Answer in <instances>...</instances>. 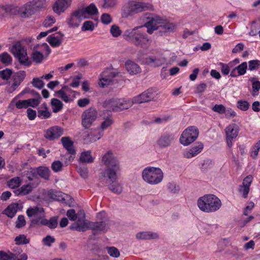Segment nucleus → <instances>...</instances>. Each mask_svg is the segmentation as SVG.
Returning <instances> with one entry per match:
<instances>
[{"label": "nucleus", "instance_id": "obj_1", "mask_svg": "<svg viewBox=\"0 0 260 260\" xmlns=\"http://www.w3.org/2000/svg\"><path fill=\"white\" fill-rule=\"evenodd\" d=\"M101 162L107 167L101 173V176L108 177L110 181L115 180L121 169L120 161L112 150H109L102 155Z\"/></svg>", "mask_w": 260, "mask_h": 260}, {"label": "nucleus", "instance_id": "obj_2", "mask_svg": "<svg viewBox=\"0 0 260 260\" xmlns=\"http://www.w3.org/2000/svg\"><path fill=\"white\" fill-rule=\"evenodd\" d=\"M142 27L139 26L127 29L124 32L123 37L124 39L133 43L137 47L147 50L152 41L145 31L142 30Z\"/></svg>", "mask_w": 260, "mask_h": 260}, {"label": "nucleus", "instance_id": "obj_3", "mask_svg": "<svg viewBox=\"0 0 260 260\" xmlns=\"http://www.w3.org/2000/svg\"><path fill=\"white\" fill-rule=\"evenodd\" d=\"M197 205L199 208L206 213L214 212L221 207L220 200L212 194H205L198 200Z\"/></svg>", "mask_w": 260, "mask_h": 260}, {"label": "nucleus", "instance_id": "obj_4", "mask_svg": "<svg viewBox=\"0 0 260 260\" xmlns=\"http://www.w3.org/2000/svg\"><path fill=\"white\" fill-rule=\"evenodd\" d=\"M143 180L147 183L155 185L159 184L163 180L164 173L158 167H147L142 172Z\"/></svg>", "mask_w": 260, "mask_h": 260}, {"label": "nucleus", "instance_id": "obj_5", "mask_svg": "<svg viewBox=\"0 0 260 260\" xmlns=\"http://www.w3.org/2000/svg\"><path fill=\"white\" fill-rule=\"evenodd\" d=\"M103 107L110 112H119L128 109L132 106L131 99L111 98L105 100Z\"/></svg>", "mask_w": 260, "mask_h": 260}, {"label": "nucleus", "instance_id": "obj_6", "mask_svg": "<svg viewBox=\"0 0 260 260\" xmlns=\"http://www.w3.org/2000/svg\"><path fill=\"white\" fill-rule=\"evenodd\" d=\"M51 52L49 46L46 43L38 44L34 46L31 53L32 60L37 63H40L43 60L45 56L48 55Z\"/></svg>", "mask_w": 260, "mask_h": 260}, {"label": "nucleus", "instance_id": "obj_7", "mask_svg": "<svg viewBox=\"0 0 260 260\" xmlns=\"http://www.w3.org/2000/svg\"><path fill=\"white\" fill-rule=\"evenodd\" d=\"M139 60L142 63L149 65L153 67H157L162 66L166 63L167 58L161 53H157L154 55L144 57L141 55L138 56Z\"/></svg>", "mask_w": 260, "mask_h": 260}, {"label": "nucleus", "instance_id": "obj_8", "mask_svg": "<svg viewBox=\"0 0 260 260\" xmlns=\"http://www.w3.org/2000/svg\"><path fill=\"white\" fill-rule=\"evenodd\" d=\"M199 131L194 126H190L185 129L182 133L180 142L184 146H188L193 142L198 137Z\"/></svg>", "mask_w": 260, "mask_h": 260}, {"label": "nucleus", "instance_id": "obj_9", "mask_svg": "<svg viewBox=\"0 0 260 260\" xmlns=\"http://www.w3.org/2000/svg\"><path fill=\"white\" fill-rule=\"evenodd\" d=\"M11 52L21 63L29 65L30 62L25 47L19 42L15 43L11 48Z\"/></svg>", "mask_w": 260, "mask_h": 260}, {"label": "nucleus", "instance_id": "obj_10", "mask_svg": "<svg viewBox=\"0 0 260 260\" xmlns=\"http://www.w3.org/2000/svg\"><path fill=\"white\" fill-rule=\"evenodd\" d=\"M40 0H34L26 3L25 5L18 8V13L21 17H28L33 14L37 10V8L41 7Z\"/></svg>", "mask_w": 260, "mask_h": 260}, {"label": "nucleus", "instance_id": "obj_11", "mask_svg": "<svg viewBox=\"0 0 260 260\" xmlns=\"http://www.w3.org/2000/svg\"><path fill=\"white\" fill-rule=\"evenodd\" d=\"M98 117V112L94 108L90 107L85 110L81 115L82 125L85 128H88L93 124Z\"/></svg>", "mask_w": 260, "mask_h": 260}, {"label": "nucleus", "instance_id": "obj_12", "mask_svg": "<svg viewBox=\"0 0 260 260\" xmlns=\"http://www.w3.org/2000/svg\"><path fill=\"white\" fill-rule=\"evenodd\" d=\"M26 214L29 218H32V223L39 224H41V220L44 219L45 211L43 208L36 206L27 209Z\"/></svg>", "mask_w": 260, "mask_h": 260}, {"label": "nucleus", "instance_id": "obj_13", "mask_svg": "<svg viewBox=\"0 0 260 260\" xmlns=\"http://www.w3.org/2000/svg\"><path fill=\"white\" fill-rule=\"evenodd\" d=\"M156 98V93L154 89L149 88L141 94L134 97L131 100L132 106L135 104H141L153 100Z\"/></svg>", "mask_w": 260, "mask_h": 260}, {"label": "nucleus", "instance_id": "obj_14", "mask_svg": "<svg viewBox=\"0 0 260 260\" xmlns=\"http://www.w3.org/2000/svg\"><path fill=\"white\" fill-rule=\"evenodd\" d=\"M226 143L229 148L233 146V142L237 138L239 133V127L235 123H231L225 128Z\"/></svg>", "mask_w": 260, "mask_h": 260}, {"label": "nucleus", "instance_id": "obj_15", "mask_svg": "<svg viewBox=\"0 0 260 260\" xmlns=\"http://www.w3.org/2000/svg\"><path fill=\"white\" fill-rule=\"evenodd\" d=\"M163 17L156 15H151L147 17V21L144 26L147 28V32L152 34L154 30L160 29Z\"/></svg>", "mask_w": 260, "mask_h": 260}, {"label": "nucleus", "instance_id": "obj_16", "mask_svg": "<svg viewBox=\"0 0 260 260\" xmlns=\"http://www.w3.org/2000/svg\"><path fill=\"white\" fill-rule=\"evenodd\" d=\"M152 9V6L149 3L133 1L129 4V14L138 13L142 11L151 10Z\"/></svg>", "mask_w": 260, "mask_h": 260}, {"label": "nucleus", "instance_id": "obj_17", "mask_svg": "<svg viewBox=\"0 0 260 260\" xmlns=\"http://www.w3.org/2000/svg\"><path fill=\"white\" fill-rule=\"evenodd\" d=\"M176 30L177 25L176 23L163 17V21H162L159 29L162 36H168L175 32Z\"/></svg>", "mask_w": 260, "mask_h": 260}, {"label": "nucleus", "instance_id": "obj_18", "mask_svg": "<svg viewBox=\"0 0 260 260\" xmlns=\"http://www.w3.org/2000/svg\"><path fill=\"white\" fill-rule=\"evenodd\" d=\"M84 19L80 9L74 11L67 19L68 25L71 27H77Z\"/></svg>", "mask_w": 260, "mask_h": 260}, {"label": "nucleus", "instance_id": "obj_19", "mask_svg": "<svg viewBox=\"0 0 260 260\" xmlns=\"http://www.w3.org/2000/svg\"><path fill=\"white\" fill-rule=\"evenodd\" d=\"M116 74L113 72L111 69H107L105 70L100 75L99 84L101 87L109 85L113 80V79L116 76Z\"/></svg>", "mask_w": 260, "mask_h": 260}, {"label": "nucleus", "instance_id": "obj_20", "mask_svg": "<svg viewBox=\"0 0 260 260\" xmlns=\"http://www.w3.org/2000/svg\"><path fill=\"white\" fill-rule=\"evenodd\" d=\"M56 94L65 103H70L73 101L75 97V92L66 86L56 91Z\"/></svg>", "mask_w": 260, "mask_h": 260}, {"label": "nucleus", "instance_id": "obj_21", "mask_svg": "<svg viewBox=\"0 0 260 260\" xmlns=\"http://www.w3.org/2000/svg\"><path fill=\"white\" fill-rule=\"evenodd\" d=\"M204 144L198 142L193 146L186 149L183 152V156L186 158H191L200 153L203 150Z\"/></svg>", "mask_w": 260, "mask_h": 260}, {"label": "nucleus", "instance_id": "obj_22", "mask_svg": "<svg viewBox=\"0 0 260 260\" xmlns=\"http://www.w3.org/2000/svg\"><path fill=\"white\" fill-rule=\"evenodd\" d=\"M18 7L13 5H0V17L2 18L17 15Z\"/></svg>", "mask_w": 260, "mask_h": 260}, {"label": "nucleus", "instance_id": "obj_23", "mask_svg": "<svg viewBox=\"0 0 260 260\" xmlns=\"http://www.w3.org/2000/svg\"><path fill=\"white\" fill-rule=\"evenodd\" d=\"M63 129L59 126H52L47 129L45 133V137L51 141L59 138L62 134Z\"/></svg>", "mask_w": 260, "mask_h": 260}, {"label": "nucleus", "instance_id": "obj_24", "mask_svg": "<svg viewBox=\"0 0 260 260\" xmlns=\"http://www.w3.org/2000/svg\"><path fill=\"white\" fill-rule=\"evenodd\" d=\"M81 217H79L77 223L75 224V226H72V229L79 232H84L88 229H90V223L91 222L85 219V213L83 211H81Z\"/></svg>", "mask_w": 260, "mask_h": 260}, {"label": "nucleus", "instance_id": "obj_25", "mask_svg": "<svg viewBox=\"0 0 260 260\" xmlns=\"http://www.w3.org/2000/svg\"><path fill=\"white\" fill-rule=\"evenodd\" d=\"M71 0H57L53 6L54 12L59 15L64 12L71 5Z\"/></svg>", "mask_w": 260, "mask_h": 260}, {"label": "nucleus", "instance_id": "obj_26", "mask_svg": "<svg viewBox=\"0 0 260 260\" xmlns=\"http://www.w3.org/2000/svg\"><path fill=\"white\" fill-rule=\"evenodd\" d=\"M252 176L248 175L243 181L242 185L239 186V190L244 198H246L249 191V187L252 181Z\"/></svg>", "mask_w": 260, "mask_h": 260}, {"label": "nucleus", "instance_id": "obj_27", "mask_svg": "<svg viewBox=\"0 0 260 260\" xmlns=\"http://www.w3.org/2000/svg\"><path fill=\"white\" fill-rule=\"evenodd\" d=\"M63 35L60 32H57L55 34L49 36L47 38V41L53 47H57L59 46L62 41Z\"/></svg>", "mask_w": 260, "mask_h": 260}, {"label": "nucleus", "instance_id": "obj_28", "mask_svg": "<svg viewBox=\"0 0 260 260\" xmlns=\"http://www.w3.org/2000/svg\"><path fill=\"white\" fill-rule=\"evenodd\" d=\"M136 238L140 240L157 239L159 238V235L157 233L151 231H143L137 233Z\"/></svg>", "mask_w": 260, "mask_h": 260}, {"label": "nucleus", "instance_id": "obj_29", "mask_svg": "<svg viewBox=\"0 0 260 260\" xmlns=\"http://www.w3.org/2000/svg\"><path fill=\"white\" fill-rule=\"evenodd\" d=\"M84 19L89 18L91 16L96 15L98 10L93 4H91L88 7L79 9Z\"/></svg>", "mask_w": 260, "mask_h": 260}, {"label": "nucleus", "instance_id": "obj_30", "mask_svg": "<svg viewBox=\"0 0 260 260\" xmlns=\"http://www.w3.org/2000/svg\"><path fill=\"white\" fill-rule=\"evenodd\" d=\"M90 229L95 232H105L108 228V222L106 220L99 222H91Z\"/></svg>", "mask_w": 260, "mask_h": 260}, {"label": "nucleus", "instance_id": "obj_31", "mask_svg": "<svg viewBox=\"0 0 260 260\" xmlns=\"http://www.w3.org/2000/svg\"><path fill=\"white\" fill-rule=\"evenodd\" d=\"M173 140L174 137L172 135L165 134L159 138L157 144L160 147H167L171 144Z\"/></svg>", "mask_w": 260, "mask_h": 260}, {"label": "nucleus", "instance_id": "obj_32", "mask_svg": "<svg viewBox=\"0 0 260 260\" xmlns=\"http://www.w3.org/2000/svg\"><path fill=\"white\" fill-rule=\"evenodd\" d=\"M127 71L131 75H136L141 72V69L138 64L132 60H127L125 63Z\"/></svg>", "mask_w": 260, "mask_h": 260}, {"label": "nucleus", "instance_id": "obj_33", "mask_svg": "<svg viewBox=\"0 0 260 260\" xmlns=\"http://www.w3.org/2000/svg\"><path fill=\"white\" fill-rule=\"evenodd\" d=\"M61 141L63 147L69 153L71 154L75 153V150L73 147V142L69 137H62Z\"/></svg>", "mask_w": 260, "mask_h": 260}, {"label": "nucleus", "instance_id": "obj_34", "mask_svg": "<svg viewBox=\"0 0 260 260\" xmlns=\"http://www.w3.org/2000/svg\"><path fill=\"white\" fill-rule=\"evenodd\" d=\"M19 206L18 203L11 204L3 211V214L10 218H13L19 209Z\"/></svg>", "mask_w": 260, "mask_h": 260}, {"label": "nucleus", "instance_id": "obj_35", "mask_svg": "<svg viewBox=\"0 0 260 260\" xmlns=\"http://www.w3.org/2000/svg\"><path fill=\"white\" fill-rule=\"evenodd\" d=\"M32 187L30 184L22 185L21 187L14 190L16 196H22L29 193L32 190Z\"/></svg>", "mask_w": 260, "mask_h": 260}, {"label": "nucleus", "instance_id": "obj_36", "mask_svg": "<svg viewBox=\"0 0 260 260\" xmlns=\"http://www.w3.org/2000/svg\"><path fill=\"white\" fill-rule=\"evenodd\" d=\"M94 157L92 156L90 150L82 152L79 158V161L85 164H90L94 161Z\"/></svg>", "mask_w": 260, "mask_h": 260}, {"label": "nucleus", "instance_id": "obj_37", "mask_svg": "<svg viewBox=\"0 0 260 260\" xmlns=\"http://www.w3.org/2000/svg\"><path fill=\"white\" fill-rule=\"evenodd\" d=\"M117 178L115 180H113L109 185V189L113 192L116 194H120L123 191L122 184L118 181H116Z\"/></svg>", "mask_w": 260, "mask_h": 260}, {"label": "nucleus", "instance_id": "obj_38", "mask_svg": "<svg viewBox=\"0 0 260 260\" xmlns=\"http://www.w3.org/2000/svg\"><path fill=\"white\" fill-rule=\"evenodd\" d=\"M250 81L252 83V90L251 93L252 96H256L259 93L260 90V81L256 78H251Z\"/></svg>", "mask_w": 260, "mask_h": 260}, {"label": "nucleus", "instance_id": "obj_39", "mask_svg": "<svg viewBox=\"0 0 260 260\" xmlns=\"http://www.w3.org/2000/svg\"><path fill=\"white\" fill-rule=\"evenodd\" d=\"M38 116L41 119H47L50 117L51 113L48 111L47 105L46 104H42L38 108Z\"/></svg>", "mask_w": 260, "mask_h": 260}, {"label": "nucleus", "instance_id": "obj_40", "mask_svg": "<svg viewBox=\"0 0 260 260\" xmlns=\"http://www.w3.org/2000/svg\"><path fill=\"white\" fill-rule=\"evenodd\" d=\"M41 224L42 225L47 226L50 229L55 228L58 224L57 218L56 217H52L49 220L45 218L41 220Z\"/></svg>", "mask_w": 260, "mask_h": 260}, {"label": "nucleus", "instance_id": "obj_41", "mask_svg": "<svg viewBox=\"0 0 260 260\" xmlns=\"http://www.w3.org/2000/svg\"><path fill=\"white\" fill-rule=\"evenodd\" d=\"M37 174L45 180H49L50 171L49 168L44 166L39 167L37 169Z\"/></svg>", "mask_w": 260, "mask_h": 260}, {"label": "nucleus", "instance_id": "obj_42", "mask_svg": "<svg viewBox=\"0 0 260 260\" xmlns=\"http://www.w3.org/2000/svg\"><path fill=\"white\" fill-rule=\"evenodd\" d=\"M25 72L23 71H20L16 73L13 76V83L15 86H18L23 81L25 77Z\"/></svg>", "mask_w": 260, "mask_h": 260}, {"label": "nucleus", "instance_id": "obj_43", "mask_svg": "<svg viewBox=\"0 0 260 260\" xmlns=\"http://www.w3.org/2000/svg\"><path fill=\"white\" fill-rule=\"evenodd\" d=\"M48 195L53 200L63 202L65 201L66 194L60 191L50 190L48 192Z\"/></svg>", "mask_w": 260, "mask_h": 260}, {"label": "nucleus", "instance_id": "obj_44", "mask_svg": "<svg viewBox=\"0 0 260 260\" xmlns=\"http://www.w3.org/2000/svg\"><path fill=\"white\" fill-rule=\"evenodd\" d=\"M114 120L111 116H107L104 118L103 121L101 122L100 128L102 131L110 127L113 123Z\"/></svg>", "mask_w": 260, "mask_h": 260}, {"label": "nucleus", "instance_id": "obj_45", "mask_svg": "<svg viewBox=\"0 0 260 260\" xmlns=\"http://www.w3.org/2000/svg\"><path fill=\"white\" fill-rule=\"evenodd\" d=\"M51 104L53 112L57 113L62 108L63 104L58 99L53 98L51 100Z\"/></svg>", "mask_w": 260, "mask_h": 260}, {"label": "nucleus", "instance_id": "obj_46", "mask_svg": "<svg viewBox=\"0 0 260 260\" xmlns=\"http://www.w3.org/2000/svg\"><path fill=\"white\" fill-rule=\"evenodd\" d=\"M218 65L220 67L222 74L224 76L228 75L230 73L231 69L232 68V62L226 64L220 62L218 63Z\"/></svg>", "mask_w": 260, "mask_h": 260}, {"label": "nucleus", "instance_id": "obj_47", "mask_svg": "<svg viewBox=\"0 0 260 260\" xmlns=\"http://www.w3.org/2000/svg\"><path fill=\"white\" fill-rule=\"evenodd\" d=\"M103 132H100L96 135H92V134H88L87 137L84 136V140L87 142H93L100 139L103 136Z\"/></svg>", "mask_w": 260, "mask_h": 260}, {"label": "nucleus", "instance_id": "obj_48", "mask_svg": "<svg viewBox=\"0 0 260 260\" xmlns=\"http://www.w3.org/2000/svg\"><path fill=\"white\" fill-rule=\"evenodd\" d=\"M15 106L16 108L18 109H26L27 108V100H16V102L13 103V101H11L10 107H13Z\"/></svg>", "mask_w": 260, "mask_h": 260}, {"label": "nucleus", "instance_id": "obj_49", "mask_svg": "<svg viewBox=\"0 0 260 260\" xmlns=\"http://www.w3.org/2000/svg\"><path fill=\"white\" fill-rule=\"evenodd\" d=\"M16 244L24 245L29 243V239L27 238L26 236L23 234H20L16 236L14 240Z\"/></svg>", "mask_w": 260, "mask_h": 260}, {"label": "nucleus", "instance_id": "obj_50", "mask_svg": "<svg viewBox=\"0 0 260 260\" xmlns=\"http://www.w3.org/2000/svg\"><path fill=\"white\" fill-rule=\"evenodd\" d=\"M16 255L14 253L0 251V260H16Z\"/></svg>", "mask_w": 260, "mask_h": 260}, {"label": "nucleus", "instance_id": "obj_51", "mask_svg": "<svg viewBox=\"0 0 260 260\" xmlns=\"http://www.w3.org/2000/svg\"><path fill=\"white\" fill-rule=\"evenodd\" d=\"M81 211H80L78 213H76L74 209H71L67 211V215L72 221L78 220V218L81 217Z\"/></svg>", "mask_w": 260, "mask_h": 260}, {"label": "nucleus", "instance_id": "obj_52", "mask_svg": "<svg viewBox=\"0 0 260 260\" xmlns=\"http://www.w3.org/2000/svg\"><path fill=\"white\" fill-rule=\"evenodd\" d=\"M27 100V107H31L32 108L37 107L40 103L41 97L39 94L36 98L29 99Z\"/></svg>", "mask_w": 260, "mask_h": 260}, {"label": "nucleus", "instance_id": "obj_53", "mask_svg": "<svg viewBox=\"0 0 260 260\" xmlns=\"http://www.w3.org/2000/svg\"><path fill=\"white\" fill-rule=\"evenodd\" d=\"M248 70L250 71L260 69V60L257 59L251 60L248 61Z\"/></svg>", "mask_w": 260, "mask_h": 260}, {"label": "nucleus", "instance_id": "obj_54", "mask_svg": "<svg viewBox=\"0 0 260 260\" xmlns=\"http://www.w3.org/2000/svg\"><path fill=\"white\" fill-rule=\"evenodd\" d=\"M21 183V179L19 177H15L8 182V185L10 188H15L18 187Z\"/></svg>", "mask_w": 260, "mask_h": 260}, {"label": "nucleus", "instance_id": "obj_55", "mask_svg": "<svg viewBox=\"0 0 260 260\" xmlns=\"http://www.w3.org/2000/svg\"><path fill=\"white\" fill-rule=\"evenodd\" d=\"M236 68L237 71L238 75L239 76L245 75L247 69H248L247 63L246 62H242L236 67Z\"/></svg>", "mask_w": 260, "mask_h": 260}, {"label": "nucleus", "instance_id": "obj_56", "mask_svg": "<svg viewBox=\"0 0 260 260\" xmlns=\"http://www.w3.org/2000/svg\"><path fill=\"white\" fill-rule=\"evenodd\" d=\"M249 106V103L246 101L240 100L237 102V107L242 111H247Z\"/></svg>", "mask_w": 260, "mask_h": 260}, {"label": "nucleus", "instance_id": "obj_57", "mask_svg": "<svg viewBox=\"0 0 260 260\" xmlns=\"http://www.w3.org/2000/svg\"><path fill=\"white\" fill-rule=\"evenodd\" d=\"M63 167L62 163L59 160L54 161L51 165V168L55 172H58L61 170Z\"/></svg>", "mask_w": 260, "mask_h": 260}, {"label": "nucleus", "instance_id": "obj_58", "mask_svg": "<svg viewBox=\"0 0 260 260\" xmlns=\"http://www.w3.org/2000/svg\"><path fill=\"white\" fill-rule=\"evenodd\" d=\"M55 241V238L50 235H47L42 239L43 244L48 247H50Z\"/></svg>", "mask_w": 260, "mask_h": 260}, {"label": "nucleus", "instance_id": "obj_59", "mask_svg": "<svg viewBox=\"0 0 260 260\" xmlns=\"http://www.w3.org/2000/svg\"><path fill=\"white\" fill-rule=\"evenodd\" d=\"M108 254L114 257H118L120 255L119 250L114 247H109L107 248Z\"/></svg>", "mask_w": 260, "mask_h": 260}, {"label": "nucleus", "instance_id": "obj_60", "mask_svg": "<svg viewBox=\"0 0 260 260\" xmlns=\"http://www.w3.org/2000/svg\"><path fill=\"white\" fill-rule=\"evenodd\" d=\"M110 32L114 37H118L121 34L120 28L116 25H113L110 29Z\"/></svg>", "mask_w": 260, "mask_h": 260}, {"label": "nucleus", "instance_id": "obj_61", "mask_svg": "<svg viewBox=\"0 0 260 260\" xmlns=\"http://www.w3.org/2000/svg\"><path fill=\"white\" fill-rule=\"evenodd\" d=\"M94 29V25L91 21H86L83 23L82 27V30H90L92 31Z\"/></svg>", "mask_w": 260, "mask_h": 260}, {"label": "nucleus", "instance_id": "obj_62", "mask_svg": "<svg viewBox=\"0 0 260 260\" xmlns=\"http://www.w3.org/2000/svg\"><path fill=\"white\" fill-rule=\"evenodd\" d=\"M0 60L5 64L10 63L12 61L11 57L7 52L0 54Z\"/></svg>", "mask_w": 260, "mask_h": 260}, {"label": "nucleus", "instance_id": "obj_63", "mask_svg": "<svg viewBox=\"0 0 260 260\" xmlns=\"http://www.w3.org/2000/svg\"><path fill=\"white\" fill-rule=\"evenodd\" d=\"M32 85L39 89H41L44 86V83L42 80L39 78H35L32 81Z\"/></svg>", "mask_w": 260, "mask_h": 260}, {"label": "nucleus", "instance_id": "obj_64", "mask_svg": "<svg viewBox=\"0 0 260 260\" xmlns=\"http://www.w3.org/2000/svg\"><path fill=\"white\" fill-rule=\"evenodd\" d=\"M56 21L55 18L51 16H47L43 22V25L45 27H50Z\"/></svg>", "mask_w": 260, "mask_h": 260}]
</instances>
